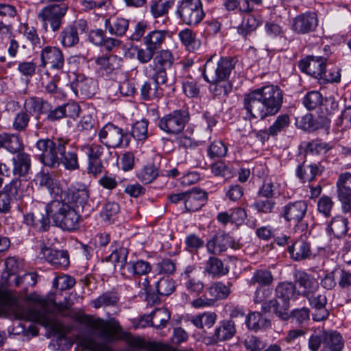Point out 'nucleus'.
Segmentation results:
<instances>
[{
  "instance_id": "f257e3e1",
  "label": "nucleus",
  "mask_w": 351,
  "mask_h": 351,
  "mask_svg": "<svg viewBox=\"0 0 351 351\" xmlns=\"http://www.w3.org/2000/svg\"><path fill=\"white\" fill-rule=\"evenodd\" d=\"M282 90L278 86L269 84L245 94L243 106L250 120H263L276 114L282 107Z\"/></svg>"
},
{
  "instance_id": "f03ea898",
  "label": "nucleus",
  "mask_w": 351,
  "mask_h": 351,
  "mask_svg": "<svg viewBox=\"0 0 351 351\" xmlns=\"http://www.w3.org/2000/svg\"><path fill=\"white\" fill-rule=\"evenodd\" d=\"M69 141L63 138L40 139L36 143V148L40 152L39 160L45 166L57 167L62 162L69 170L79 168L77 154L74 150L66 152V146Z\"/></svg>"
},
{
  "instance_id": "7ed1b4c3",
  "label": "nucleus",
  "mask_w": 351,
  "mask_h": 351,
  "mask_svg": "<svg viewBox=\"0 0 351 351\" xmlns=\"http://www.w3.org/2000/svg\"><path fill=\"white\" fill-rule=\"evenodd\" d=\"M46 210L55 225L63 230L73 231L80 227L81 217L71 204L56 199L46 206Z\"/></svg>"
},
{
  "instance_id": "20e7f679",
  "label": "nucleus",
  "mask_w": 351,
  "mask_h": 351,
  "mask_svg": "<svg viewBox=\"0 0 351 351\" xmlns=\"http://www.w3.org/2000/svg\"><path fill=\"white\" fill-rule=\"evenodd\" d=\"M112 252L108 257L111 261L116 262L117 266L120 267L121 275L127 278L132 276H146L152 270V266L149 262L143 260L135 262H126L127 250L120 248L118 251L117 247L111 246Z\"/></svg>"
},
{
  "instance_id": "39448f33",
  "label": "nucleus",
  "mask_w": 351,
  "mask_h": 351,
  "mask_svg": "<svg viewBox=\"0 0 351 351\" xmlns=\"http://www.w3.org/2000/svg\"><path fill=\"white\" fill-rule=\"evenodd\" d=\"M235 61L231 58H220L213 56L205 63L203 73L204 78L208 82H217L227 80L232 69Z\"/></svg>"
},
{
  "instance_id": "423d86ee",
  "label": "nucleus",
  "mask_w": 351,
  "mask_h": 351,
  "mask_svg": "<svg viewBox=\"0 0 351 351\" xmlns=\"http://www.w3.org/2000/svg\"><path fill=\"white\" fill-rule=\"evenodd\" d=\"M326 59L323 57L308 56L299 62L300 70L309 75L330 82H338L340 81L341 75L337 72L335 75H327L326 72Z\"/></svg>"
},
{
  "instance_id": "0eeeda50",
  "label": "nucleus",
  "mask_w": 351,
  "mask_h": 351,
  "mask_svg": "<svg viewBox=\"0 0 351 351\" xmlns=\"http://www.w3.org/2000/svg\"><path fill=\"white\" fill-rule=\"evenodd\" d=\"M99 141L107 147L118 148L129 145L128 136L124 130L108 123L106 124L98 132Z\"/></svg>"
},
{
  "instance_id": "6e6552de",
  "label": "nucleus",
  "mask_w": 351,
  "mask_h": 351,
  "mask_svg": "<svg viewBox=\"0 0 351 351\" xmlns=\"http://www.w3.org/2000/svg\"><path fill=\"white\" fill-rule=\"evenodd\" d=\"M189 120V114L187 111L176 110L160 118L158 125L167 134H178L184 130Z\"/></svg>"
},
{
  "instance_id": "1a4fd4ad",
  "label": "nucleus",
  "mask_w": 351,
  "mask_h": 351,
  "mask_svg": "<svg viewBox=\"0 0 351 351\" xmlns=\"http://www.w3.org/2000/svg\"><path fill=\"white\" fill-rule=\"evenodd\" d=\"M176 12L183 23L189 25H197L204 16L201 0H182Z\"/></svg>"
},
{
  "instance_id": "9d476101",
  "label": "nucleus",
  "mask_w": 351,
  "mask_h": 351,
  "mask_svg": "<svg viewBox=\"0 0 351 351\" xmlns=\"http://www.w3.org/2000/svg\"><path fill=\"white\" fill-rule=\"evenodd\" d=\"M68 10L65 3L53 4L43 8L38 13V17L43 22L45 30L48 25L53 32L58 31L62 25V21Z\"/></svg>"
},
{
  "instance_id": "9b49d317",
  "label": "nucleus",
  "mask_w": 351,
  "mask_h": 351,
  "mask_svg": "<svg viewBox=\"0 0 351 351\" xmlns=\"http://www.w3.org/2000/svg\"><path fill=\"white\" fill-rule=\"evenodd\" d=\"M174 62V58L172 53L169 50L160 51L153 60V64H150L147 69L151 68L153 73L149 76L157 82L166 84L170 82L167 77L166 70L170 68Z\"/></svg>"
},
{
  "instance_id": "f8f14e48",
  "label": "nucleus",
  "mask_w": 351,
  "mask_h": 351,
  "mask_svg": "<svg viewBox=\"0 0 351 351\" xmlns=\"http://www.w3.org/2000/svg\"><path fill=\"white\" fill-rule=\"evenodd\" d=\"M84 322L88 326L97 332L98 337L106 342L114 341L117 333L121 330L119 324L116 321L108 323L100 318L95 319L90 316H86Z\"/></svg>"
},
{
  "instance_id": "ddd939ff",
  "label": "nucleus",
  "mask_w": 351,
  "mask_h": 351,
  "mask_svg": "<svg viewBox=\"0 0 351 351\" xmlns=\"http://www.w3.org/2000/svg\"><path fill=\"white\" fill-rule=\"evenodd\" d=\"M80 149L88 157V173L97 177L104 169L101 157L105 151L104 147L99 144L91 143L81 146Z\"/></svg>"
},
{
  "instance_id": "4468645a",
  "label": "nucleus",
  "mask_w": 351,
  "mask_h": 351,
  "mask_svg": "<svg viewBox=\"0 0 351 351\" xmlns=\"http://www.w3.org/2000/svg\"><path fill=\"white\" fill-rule=\"evenodd\" d=\"M21 181L18 178L12 179L0 191V213L8 214L11 211L12 199H21L23 191L21 189Z\"/></svg>"
},
{
  "instance_id": "2eb2a0df",
  "label": "nucleus",
  "mask_w": 351,
  "mask_h": 351,
  "mask_svg": "<svg viewBox=\"0 0 351 351\" xmlns=\"http://www.w3.org/2000/svg\"><path fill=\"white\" fill-rule=\"evenodd\" d=\"M307 208L308 205L305 201L289 202L282 208L280 217L287 222L298 225L304 218Z\"/></svg>"
},
{
  "instance_id": "dca6fc26",
  "label": "nucleus",
  "mask_w": 351,
  "mask_h": 351,
  "mask_svg": "<svg viewBox=\"0 0 351 351\" xmlns=\"http://www.w3.org/2000/svg\"><path fill=\"white\" fill-rule=\"evenodd\" d=\"M41 66L49 65L53 70L60 71L64 65L62 51L58 47L46 46L40 51Z\"/></svg>"
},
{
  "instance_id": "f3484780",
  "label": "nucleus",
  "mask_w": 351,
  "mask_h": 351,
  "mask_svg": "<svg viewBox=\"0 0 351 351\" xmlns=\"http://www.w3.org/2000/svg\"><path fill=\"white\" fill-rule=\"evenodd\" d=\"M86 27V23L83 20H79L73 25L64 27L58 38L61 45L64 47L75 46L80 40L79 34L84 32Z\"/></svg>"
},
{
  "instance_id": "a211bd4d",
  "label": "nucleus",
  "mask_w": 351,
  "mask_h": 351,
  "mask_svg": "<svg viewBox=\"0 0 351 351\" xmlns=\"http://www.w3.org/2000/svg\"><path fill=\"white\" fill-rule=\"evenodd\" d=\"M40 258H45L57 269H66L69 265V254L64 250H57L43 245L38 254Z\"/></svg>"
},
{
  "instance_id": "6ab92c4d",
  "label": "nucleus",
  "mask_w": 351,
  "mask_h": 351,
  "mask_svg": "<svg viewBox=\"0 0 351 351\" xmlns=\"http://www.w3.org/2000/svg\"><path fill=\"white\" fill-rule=\"evenodd\" d=\"M174 88L171 82L166 84L160 83L154 81V83L145 82L141 88V95L143 99L150 101L158 99L165 93H169V90H173Z\"/></svg>"
},
{
  "instance_id": "aec40b11",
  "label": "nucleus",
  "mask_w": 351,
  "mask_h": 351,
  "mask_svg": "<svg viewBox=\"0 0 351 351\" xmlns=\"http://www.w3.org/2000/svg\"><path fill=\"white\" fill-rule=\"evenodd\" d=\"M304 297L307 298L311 307L315 311L313 315L315 321L319 322L328 318L329 311L326 308L327 298L325 294L316 293L313 291Z\"/></svg>"
},
{
  "instance_id": "412c9836",
  "label": "nucleus",
  "mask_w": 351,
  "mask_h": 351,
  "mask_svg": "<svg viewBox=\"0 0 351 351\" xmlns=\"http://www.w3.org/2000/svg\"><path fill=\"white\" fill-rule=\"evenodd\" d=\"M71 88L76 96L86 98L90 97L95 94L96 84L93 79L84 75H78L75 81L72 82Z\"/></svg>"
},
{
  "instance_id": "4be33fe9",
  "label": "nucleus",
  "mask_w": 351,
  "mask_h": 351,
  "mask_svg": "<svg viewBox=\"0 0 351 351\" xmlns=\"http://www.w3.org/2000/svg\"><path fill=\"white\" fill-rule=\"evenodd\" d=\"M228 247H234V242L231 237L225 233L215 234L206 243L208 252L214 255L221 254Z\"/></svg>"
},
{
  "instance_id": "5701e85b",
  "label": "nucleus",
  "mask_w": 351,
  "mask_h": 351,
  "mask_svg": "<svg viewBox=\"0 0 351 351\" xmlns=\"http://www.w3.org/2000/svg\"><path fill=\"white\" fill-rule=\"evenodd\" d=\"M294 282L298 285L301 291H298L300 295L306 296L319 287L316 279L304 271L297 270L293 274Z\"/></svg>"
},
{
  "instance_id": "b1692460",
  "label": "nucleus",
  "mask_w": 351,
  "mask_h": 351,
  "mask_svg": "<svg viewBox=\"0 0 351 351\" xmlns=\"http://www.w3.org/2000/svg\"><path fill=\"white\" fill-rule=\"evenodd\" d=\"M317 25V18L314 12L302 14L293 21V29L299 34H306L313 31Z\"/></svg>"
},
{
  "instance_id": "393cba45",
  "label": "nucleus",
  "mask_w": 351,
  "mask_h": 351,
  "mask_svg": "<svg viewBox=\"0 0 351 351\" xmlns=\"http://www.w3.org/2000/svg\"><path fill=\"white\" fill-rule=\"evenodd\" d=\"M184 206L187 211L195 212L200 209L206 202L207 193L201 189L193 188L186 191Z\"/></svg>"
},
{
  "instance_id": "a878e982",
  "label": "nucleus",
  "mask_w": 351,
  "mask_h": 351,
  "mask_svg": "<svg viewBox=\"0 0 351 351\" xmlns=\"http://www.w3.org/2000/svg\"><path fill=\"white\" fill-rule=\"evenodd\" d=\"M88 198V191L84 186L82 189H69L61 200L67 204L74 206L75 208L77 210L79 208L82 209L84 208Z\"/></svg>"
},
{
  "instance_id": "bb28decb",
  "label": "nucleus",
  "mask_w": 351,
  "mask_h": 351,
  "mask_svg": "<svg viewBox=\"0 0 351 351\" xmlns=\"http://www.w3.org/2000/svg\"><path fill=\"white\" fill-rule=\"evenodd\" d=\"M45 213L47 210H45ZM49 215L47 213H27L24 215V223L39 232H45L50 227Z\"/></svg>"
},
{
  "instance_id": "cd10ccee",
  "label": "nucleus",
  "mask_w": 351,
  "mask_h": 351,
  "mask_svg": "<svg viewBox=\"0 0 351 351\" xmlns=\"http://www.w3.org/2000/svg\"><path fill=\"white\" fill-rule=\"evenodd\" d=\"M337 197L343 203L351 202V173H341L336 182Z\"/></svg>"
},
{
  "instance_id": "c85d7f7f",
  "label": "nucleus",
  "mask_w": 351,
  "mask_h": 351,
  "mask_svg": "<svg viewBox=\"0 0 351 351\" xmlns=\"http://www.w3.org/2000/svg\"><path fill=\"white\" fill-rule=\"evenodd\" d=\"M288 252L291 258L295 261H300L308 258L311 255L310 244L303 239L292 242L289 245Z\"/></svg>"
},
{
  "instance_id": "c756f323",
  "label": "nucleus",
  "mask_w": 351,
  "mask_h": 351,
  "mask_svg": "<svg viewBox=\"0 0 351 351\" xmlns=\"http://www.w3.org/2000/svg\"><path fill=\"white\" fill-rule=\"evenodd\" d=\"M13 169L12 173L15 176H25L31 168L30 156L25 152H19L13 156L12 159Z\"/></svg>"
},
{
  "instance_id": "7c9ffc66",
  "label": "nucleus",
  "mask_w": 351,
  "mask_h": 351,
  "mask_svg": "<svg viewBox=\"0 0 351 351\" xmlns=\"http://www.w3.org/2000/svg\"><path fill=\"white\" fill-rule=\"evenodd\" d=\"M289 303L278 299H273L262 304L263 311H272L283 320H287L289 318Z\"/></svg>"
},
{
  "instance_id": "2f4dec72",
  "label": "nucleus",
  "mask_w": 351,
  "mask_h": 351,
  "mask_svg": "<svg viewBox=\"0 0 351 351\" xmlns=\"http://www.w3.org/2000/svg\"><path fill=\"white\" fill-rule=\"evenodd\" d=\"M105 27L110 35L121 37L128 29L129 21L121 17H110L105 21Z\"/></svg>"
},
{
  "instance_id": "473e14b6",
  "label": "nucleus",
  "mask_w": 351,
  "mask_h": 351,
  "mask_svg": "<svg viewBox=\"0 0 351 351\" xmlns=\"http://www.w3.org/2000/svg\"><path fill=\"white\" fill-rule=\"evenodd\" d=\"M20 304L16 297L6 291H0V315L5 311H12L19 318H23L20 313Z\"/></svg>"
},
{
  "instance_id": "72a5a7b5",
  "label": "nucleus",
  "mask_w": 351,
  "mask_h": 351,
  "mask_svg": "<svg viewBox=\"0 0 351 351\" xmlns=\"http://www.w3.org/2000/svg\"><path fill=\"white\" fill-rule=\"evenodd\" d=\"M343 346V338L339 332L324 331V342L321 351H341Z\"/></svg>"
},
{
  "instance_id": "f704fd0d",
  "label": "nucleus",
  "mask_w": 351,
  "mask_h": 351,
  "mask_svg": "<svg viewBox=\"0 0 351 351\" xmlns=\"http://www.w3.org/2000/svg\"><path fill=\"white\" fill-rule=\"evenodd\" d=\"M322 171L323 169L319 164L306 165L305 162H303L298 166L296 175L303 182H311Z\"/></svg>"
},
{
  "instance_id": "c9c22d12",
  "label": "nucleus",
  "mask_w": 351,
  "mask_h": 351,
  "mask_svg": "<svg viewBox=\"0 0 351 351\" xmlns=\"http://www.w3.org/2000/svg\"><path fill=\"white\" fill-rule=\"evenodd\" d=\"M276 295L278 300L289 303L290 300H296L300 295L296 291L295 285L291 282L280 283L276 288Z\"/></svg>"
},
{
  "instance_id": "e433bc0d",
  "label": "nucleus",
  "mask_w": 351,
  "mask_h": 351,
  "mask_svg": "<svg viewBox=\"0 0 351 351\" xmlns=\"http://www.w3.org/2000/svg\"><path fill=\"white\" fill-rule=\"evenodd\" d=\"M116 56H101L95 60L96 70L101 75H108L119 66Z\"/></svg>"
},
{
  "instance_id": "4c0bfd02",
  "label": "nucleus",
  "mask_w": 351,
  "mask_h": 351,
  "mask_svg": "<svg viewBox=\"0 0 351 351\" xmlns=\"http://www.w3.org/2000/svg\"><path fill=\"white\" fill-rule=\"evenodd\" d=\"M0 147L17 154L23 149V144L17 135L3 133L0 134Z\"/></svg>"
},
{
  "instance_id": "58836bf2",
  "label": "nucleus",
  "mask_w": 351,
  "mask_h": 351,
  "mask_svg": "<svg viewBox=\"0 0 351 351\" xmlns=\"http://www.w3.org/2000/svg\"><path fill=\"white\" fill-rule=\"evenodd\" d=\"M26 300L41 305L43 308V311L35 313L34 319L37 322L41 323L45 326H50L52 324V321L47 317L45 306V301L36 293H32L28 295L26 297Z\"/></svg>"
},
{
  "instance_id": "ea45409f",
  "label": "nucleus",
  "mask_w": 351,
  "mask_h": 351,
  "mask_svg": "<svg viewBox=\"0 0 351 351\" xmlns=\"http://www.w3.org/2000/svg\"><path fill=\"white\" fill-rule=\"evenodd\" d=\"M167 35V31L165 30L152 31L144 37V43L146 46H149L156 51L161 47L162 44L166 39Z\"/></svg>"
},
{
  "instance_id": "a19ab883",
  "label": "nucleus",
  "mask_w": 351,
  "mask_h": 351,
  "mask_svg": "<svg viewBox=\"0 0 351 351\" xmlns=\"http://www.w3.org/2000/svg\"><path fill=\"white\" fill-rule=\"evenodd\" d=\"M205 270L214 277L226 275L229 269L217 257H210L206 263Z\"/></svg>"
},
{
  "instance_id": "79ce46f5",
  "label": "nucleus",
  "mask_w": 351,
  "mask_h": 351,
  "mask_svg": "<svg viewBox=\"0 0 351 351\" xmlns=\"http://www.w3.org/2000/svg\"><path fill=\"white\" fill-rule=\"evenodd\" d=\"M173 4L174 0H152L150 12L155 19L162 17L168 14Z\"/></svg>"
},
{
  "instance_id": "37998d69",
  "label": "nucleus",
  "mask_w": 351,
  "mask_h": 351,
  "mask_svg": "<svg viewBox=\"0 0 351 351\" xmlns=\"http://www.w3.org/2000/svg\"><path fill=\"white\" fill-rule=\"evenodd\" d=\"M348 219L343 216H337L331 220L328 231H330L336 237H341L346 234L348 228Z\"/></svg>"
},
{
  "instance_id": "c03bdc74",
  "label": "nucleus",
  "mask_w": 351,
  "mask_h": 351,
  "mask_svg": "<svg viewBox=\"0 0 351 351\" xmlns=\"http://www.w3.org/2000/svg\"><path fill=\"white\" fill-rule=\"evenodd\" d=\"M234 323L232 320L221 322L220 326L215 329V337L219 341H226L231 339L235 334Z\"/></svg>"
},
{
  "instance_id": "a18cd8bd",
  "label": "nucleus",
  "mask_w": 351,
  "mask_h": 351,
  "mask_svg": "<svg viewBox=\"0 0 351 351\" xmlns=\"http://www.w3.org/2000/svg\"><path fill=\"white\" fill-rule=\"evenodd\" d=\"M289 124V116L287 114H280L277 117L273 124L267 129L265 134L272 136H276L279 133L285 131Z\"/></svg>"
},
{
  "instance_id": "49530a36",
  "label": "nucleus",
  "mask_w": 351,
  "mask_h": 351,
  "mask_svg": "<svg viewBox=\"0 0 351 351\" xmlns=\"http://www.w3.org/2000/svg\"><path fill=\"white\" fill-rule=\"evenodd\" d=\"M178 36L183 45L189 51H194L200 47V42L196 38L195 34L189 29L180 31Z\"/></svg>"
},
{
  "instance_id": "de8ad7c7",
  "label": "nucleus",
  "mask_w": 351,
  "mask_h": 351,
  "mask_svg": "<svg viewBox=\"0 0 351 351\" xmlns=\"http://www.w3.org/2000/svg\"><path fill=\"white\" fill-rule=\"evenodd\" d=\"M119 300L117 294L112 291L102 293L95 300L91 301V304L95 308L115 305Z\"/></svg>"
},
{
  "instance_id": "09e8293b",
  "label": "nucleus",
  "mask_w": 351,
  "mask_h": 351,
  "mask_svg": "<svg viewBox=\"0 0 351 351\" xmlns=\"http://www.w3.org/2000/svg\"><path fill=\"white\" fill-rule=\"evenodd\" d=\"M175 288V282L171 278L169 277H163L156 283L154 291L156 295L159 298V295H169L174 291Z\"/></svg>"
},
{
  "instance_id": "8fccbe9b",
  "label": "nucleus",
  "mask_w": 351,
  "mask_h": 351,
  "mask_svg": "<svg viewBox=\"0 0 351 351\" xmlns=\"http://www.w3.org/2000/svg\"><path fill=\"white\" fill-rule=\"evenodd\" d=\"M230 293V287L221 282L214 283L208 289V294L215 302L217 300L226 298Z\"/></svg>"
},
{
  "instance_id": "3c124183",
  "label": "nucleus",
  "mask_w": 351,
  "mask_h": 351,
  "mask_svg": "<svg viewBox=\"0 0 351 351\" xmlns=\"http://www.w3.org/2000/svg\"><path fill=\"white\" fill-rule=\"evenodd\" d=\"M153 326L162 328L166 326L170 319V312L166 308L155 309L152 313Z\"/></svg>"
},
{
  "instance_id": "603ef678",
  "label": "nucleus",
  "mask_w": 351,
  "mask_h": 351,
  "mask_svg": "<svg viewBox=\"0 0 351 351\" xmlns=\"http://www.w3.org/2000/svg\"><path fill=\"white\" fill-rule=\"evenodd\" d=\"M158 168L154 164H148L138 173V178L144 184L152 182L158 176Z\"/></svg>"
},
{
  "instance_id": "864d4df0",
  "label": "nucleus",
  "mask_w": 351,
  "mask_h": 351,
  "mask_svg": "<svg viewBox=\"0 0 351 351\" xmlns=\"http://www.w3.org/2000/svg\"><path fill=\"white\" fill-rule=\"evenodd\" d=\"M331 149V146L320 140H313L305 143V151L306 154L318 155L325 154Z\"/></svg>"
},
{
  "instance_id": "5fc2aeb1",
  "label": "nucleus",
  "mask_w": 351,
  "mask_h": 351,
  "mask_svg": "<svg viewBox=\"0 0 351 351\" xmlns=\"http://www.w3.org/2000/svg\"><path fill=\"white\" fill-rule=\"evenodd\" d=\"M138 285L141 289L139 294L141 296L144 295L148 302L156 303L160 301V298L156 295L155 291H152L147 277L141 279L138 282Z\"/></svg>"
},
{
  "instance_id": "6e6d98bb",
  "label": "nucleus",
  "mask_w": 351,
  "mask_h": 351,
  "mask_svg": "<svg viewBox=\"0 0 351 351\" xmlns=\"http://www.w3.org/2000/svg\"><path fill=\"white\" fill-rule=\"evenodd\" d=\"M29 121V113L27 110H22L16 114L12 121V128L18 132H24L27 130Z\"/></svg>"
},
{
  "instance_id": "4d7b16f0",
  "label": "nucleus",
  "mask_w": 351,
  "mask_h": 351,
  "mask_svg": "<svg viewBox=\"0 0 351 351\" xmlns=\"http://www.w3.org/2000/svg\"><path fill=\"white\" fill-rule=\"evenodd\" d=\"M279 184L271 179H267L258 190V194L260 196L272 198L278 193Z\"/></svg>"
},
{
  "instance_id": "13d9d810",
  "label": "nucleus",
  "mask_w": 351,
  "mask_h": 351,
  "mask_svg": "<svg viewBox=\"0 0 351 351\" xmlns=\"http://www.w3.org/2000/svg\"><path fill=\"white\" fill-rule=\"evenodd\" d=\"M337 273V269L330 271H326L324 275L319 278L320 286L326 290H332L338 285Z\"/></svg>"
},
{
  "instance_id": "bf43d9fd",
  "label": "nucleus",
  "mask_w": 351,
  "mask_h": 351,
  "mask_svg": "<svg viewBox=\"0 0 351 351\" xmlns=\"http://www.w3.org/2000/svg\"><path fill=\"white\" fill-rule=\"evenodd\" d=\"M274 280L271 271L265 269H259L256 271L252 278L253 283H258L260 287H266L270 285Z\"/></svg>"
},
{
  "instance_id": "052dcab7",
  "label": "nucleus",
  "mask_w": 351,
  "mask_h": 351,
  "mask_svg": "<svg viewBox=\"0 0 351 351\" xmlns=\"http://www.w3.org/2000/svg\"><path fill=\"white\" fill-rule=\"evenodd\" d=\"M148 121L145 119L136 121L132 126L131 134L137 141H144L147 137Z\"/></svg>"
},
{
  "instance_id": "680f3d73",
  "label": "nucleus",
  "mask_w": 351,
  "mask_h": 351,
  "mask_svg": "<svg viewBox=\"0 0 351 351\" xmlns=\"http://www.w3.org/2000/svg\"><path fill=\"white\" fill-rule=\"evenodd\" d=\"M322 104V96L317 91L307 93L303 99V104L309 110H313Z\"/></svg>"
},
{
  "instance_id": "e2e57ef3",
  "label": "nucleus",
  "mask_w": 351,
  "mask_h": 351,
  "mask_svg": "<svg viewBox=\"0 0 351 351\" xmlns=\"http://www.w3.org/2000/svg\"><path fill=\"white\" fill-rule=\"evenodd\" d=\"M228 147L221 141H216L211 143L208 149V155L210 158H221L226 156Z\"/></svg>"
},
{
  "instance_id": "0e129e2a",
  "label": "nucleus",
  "mask_w": 351,
  "mask_h": 351,
  "mask_svg": "<svg viewBox=\"0 0 351 351\" xmlns=\"http://www.w3.org/2000/svg\"><path fill=\"white\" fill-rule=\"evenodd\" d=\"M184 287L186 291L193 295H199L204 289L203 282L195 277L184 281Z\"/></svg>"
},
{
  "instance_id": "69168bd1",
  "label": "nucleus",
  "mask_w": 351,
  "mask_h": 351,
  "mask_svg": "<svg viewBox=\"0 0 351 351\" xmlns=\"http://www.w3.org/2000/svg\"><path fill=\"white\" fill-rule=\"evenodd\" d=\"M310 311L308 308H296L289 314L291 322L296 324H302L309 319Z\"/></svg>"
},
{
  "instance_id": "338daca9",
  "label": "nucleus",
  "mask_w": 351,
  "mask_h": 351,
  "mask_svg": "<svg viewBox=\"0 0 351 351\" xmlns=\"http://www.w3.org/2000/svg\"><path fill=\"white\" fill-rule=\"evenodd\" d=\"M276 206V202L271 198H267L265 199H258L254 203V208L257 210L258 213H271L273 212Z\"/></svg>"
},
{
  "instance_id": "774afa93",
  "label": "nucleus",
  "mask_w": 351,
  "mask_h": 351,
  "mask_svg": "<svg viewBox=\"0 0 351 351\" xmlns=\"http://www.w3.org/2000/svg\"><path fill=\"white\" fill-rule=\"evenodd\" d=\"M265 322V319L263 318L259 313H252L245 317L247 327L255 330L263 327Z\"/></svg>"
}]
</instances>
